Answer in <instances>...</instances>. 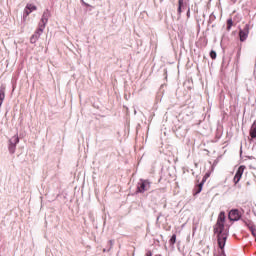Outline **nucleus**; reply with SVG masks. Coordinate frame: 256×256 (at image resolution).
<instances>
[{
	"label": "nucleus",
	"mask_w": 256,
	"mask_h": 256,
	"mask_svg": "<svg viewBox=\"0 0 256 256\" xmlns=\"http://www.w3.org/2000/svg\"><path fill=\"white\" fill-rule=\"evenodd\" d=\"M214 233L218 237V245L220 249L225 248L227 242L228 231L225 229V213L221 212L218 217L217 224L214 227Z\"/></svg>",
	"instance_id": "obj_1"
},
{
	"label": "nucleus",
	"mask_w": 256,
	"mask_h": 256,
	"mask_svg": "<svg viewBox=\"0 0 256 256\" xmlns=\"http://www.w3.org/2000/svg\"><path fill=\"white\" fill-rule=\"evenodd\" d=\"M19 143V136L15 135L9 140L8 150L10 153H15L17 144Z\"/></svg>",
	"instance_id": "obj_2"
},
{
	"label": "nucleus",
	"mask_w": 256,
	"mask_h": 256,
	"mask_svg": "<svg viewBox=\"0 0 256 256\" xmlns=\"http://www.w3.org/2000/svg\"><path fill=\"white\" fill-rule=\"evenodd\" d=\"M43 27H39L34 34L30 37V43L32 45H35V43H37V41H39L41 35H43Z\"/></svg>",
	"instance_id": "obj_3"
},
{
	"label": "nucleus",
	"mask_w": 256,
	"mask_h": 256,
	"mask_svg": "<svg viewBox=\"0 0 256 256\" xmlns=\"http://www.w3.org/2000/svg\"><path fill=\"white\" fill-rule=\"evenodd\" d=\"M243 173H245V166H240L234 176L235 185H237V183L241 181V177H243Z\"/></svg>",
	"instance_id": "obj_4"
},
{
	"label": "nucleus",
	"mask_w": 256,
	"mask_h": 256,
	"mask_svg": "<svg viewBox=\"0 0 256 256\" xmlns=\"http://www.w3.org/2000/svg\"><path fill=\"white\" fill-rule=\"evenodd\" d=\"M240 41H246L249 37V24H246L243 30L239 32Z\"/></svg>",
	"instance_id": "obj_5"
},
{
	"label": "nucleus",
	"mask_w": 256,
	"mask_h": 256,
	"mask_svg": "<svg viewBox=\"0 0 256 256\" xmlns=\"http://www.w3.org/2000/svg\"><path fill=\"white\" fill-rule=\"evenodd\" d=\"M151 184L149 181L142 180L140 186L138 187L140 193H145V191H149Z\"/></svg>",
	"instance_id": "obj_6"
},
{
	"label": "nucleus",
	"mask_w": 256,
	"mask_h": 256,
	"mask_svg": "<svg viewBox=\"0 0 256 256\" xmlns=\"http://www.w3.org/2000/svg\"><path fill=\"white\" fill-rule=\"evenodd\" d=\"M228 217L230 221H239L241 219V213H239V210H231Z\"/></svg>",
	"instance_id": "obj_7"
},
{
	"label": "nucleus",
	"mask_w": 256,
	"mask_h": 256,
	"mask_svg": "<svg viewBox=\"0 0 256 256\" xmlns=\"http://www.w3.org/2000/svg\"><path fill=\"white\" fill-rule=\"evenodd\" d=\"M33 11H37V6L35 4H27L24 9L25 15H31Z\"/></svg>",
	"instance_id": "obj_8"
},
{
	"label": "nucleus",
	"mask_w": 256,
	"mask_h": 256,
	"mask_svg": "<svg viewBox=\"0 0 256 256\" xmlns=\"http://www.w3.org/2000/svg\"><path fill=\"white\" fill-rule=\"evenodd\" d=\"M3 101H5V87L0 88V107L3 105Z\"/></svg>",
	"instance_id": "obj_9"
},
{
	"label": "nucleus",
	"mask_w": 256,
	"mask_h": 256,
	"mask_svg": "<svg viewBox=\"0 0 256 256\" xmlns=\"http://www.w3.org/2000/svg\"><path fill=\"white\" fill-rule=\"evenodd\" d=\"M47 21H49V18L47 17V15L43 14L41 18L42 25H40V27H43V31H45V26L47 25Z\"/></svg>",
	"instance_id": "obj_10"
},
{
	"label": "nucleus",
	"mask_w": 256,
	"mask_h": 256,
	"mask_svg": "<svg viewBox=\"0 0 256 256\" xmlns=\"http://www.w3.org/2000/svg\"><path fill=\"white\" fill-rule=\"evenodd\" d=\"M250 135L252 138L256 137V122L253 123L251 129H250Z\"/></svg>",
	"instance_id": "obj_11"
},
{
	"label": "nucleus",
	"mask_w": 256,
	"mask_h": 256,
	"mask_svg": "<svg viewBox=\"0 0 256 256\" xmlns=\"http://www.w3.org/2000/svg\"><path fill=\"white\" fill-rule=\"evenodd\" d=\"M176 242H177V235L174 234L170 238V243H172V245H175Z\"/></svg>",
	"instance_id": "obj_12"
},
{
	"label": "nucleus",
	"mask_w": 256,
	"mask_h": 256,
	"mask_svg": "<svg viewBox=\"0 0 256 256\" xmlns=\"http://www.w3.org/2000/svg\"><path fill=\"white\" fill-rule=\"evenodd\" d=\"M209 177H210L209 173L205 174L204 179H203L202 183L200 184V188L203 187V183H205L207 181V179H209Z\"/></svg>",
	"instance_id": "obj_13"
},
{
	"label": "nucleus",
	"mask_w": 256,
	"mask_h": 256,
	"mask_svg": "<svg viewBox=\"0 0 256 256\" xmlns=\"http://www.w3.org/2000/svg\"><path fill=\"white\" fill-rule=\"evenodd\" d=\"M210 57H211V59H217V52L216 51H211L210 52Z\"/></svg>",
	"instance_id": "obj_14"
},
{
	"label": "nucleus",
	"mask_w": 256,
	"mask_h": 256,
	"mask_svg": "<svg viewBox=\"0 0 256 256\" xmlns=\"http://www.w3.org/2000/svg\"><path fill=\"white\" fill-rule=\"evenodd\" d=\"M227 23H228V31H229L231 29V27H233V20L228 19Z\"/></svg>",
	"instance_id": "obj_15"
},
{
	"label": "nucleus",
	"mask_w": 256,
	"mask_h": 256,
	"mask_svg": "<svg viewBox=\"0 0 256 256\" xmlns=\"http://www.w3.org/2000/svg\"><path fill=\"white\" fill-rule=\"evenodd\" d=\"M178 5H179V7H183V0H179Z\"/></svg>",
	"instance_id": "obj_16"
},
{
	"label": "nucleus",
	"mask_w": 256,
	"mask_h": 256,
	"mask_svg": "<svg viewBox=\"0 0 256 256\" xmlns=\"http://www.w3.org/2000/svg\"><path fill=\"white\" fill-rule=\"evenodd\" d=\"M252 234L254 235V237L256 239V232H255V230L252 231Z\"/></svg>",
	"instance_id": "obj_17"
},
{
	"label": "nucleus",
	"mask_w": 256,
	"mask_h": 256,
	"mask_svg": "<svg viewBox=\"0 0 256 256\" xmlns=\"http://www.w3.org/2000/svg\"><path fill=\"white\" fill-rule=\"evenodd\" d=\"M178 13H181V6H178Z\"/></svg>",
	"instance_id": "obj_18"
},
{
	"label": "nucleus",
	"mask_w": 256,
	"mask_h": 256,
	"mask_svg": "<svg viewBox=\"0 0 256 256\" xmlns=\"http://www.w3.org/2000/svg\"><path fill=\"white\" fill-rule=\"evenodd\" d=\"M146 256H153V254H151V252H148Z\"/></svg>",
	"instance_id": "obj_19"
}]
</instances>
